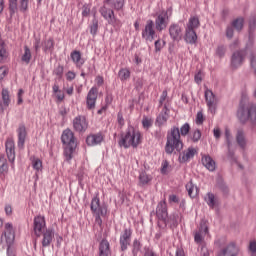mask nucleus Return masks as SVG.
<instances>
[{
	"instance_id": "f257e3e1",
	"label": "nucleus",
	"mask_w": 256,
	"mask_h": 256,
	"mask_svg": "<svg viewBox=\"0 0 256 256\" xmlns=\"http://www.w3.org/2000/svg\"><path fill=\"white\" fill-rule=\"evenodd\" d=\"M189 131H191L189 123H185L180 129L177 126H173L167 131V141L165 145V152L167 155H172L175 150L178 151V153L183 151V141L181 140V136L187 137V135H189Z\"/></svg>"
},
{
	"instance_id": "f03ea898",
	"label": "nucleus",
	"mask_w": 256,
	"mask_h": 256,
	"mask_svg": "<svg viewBox=\"0 0 256 256\" xmlns=\"http://www.w3.org/2000/svg\"><path fill=\"white\" fill-rule=\"evenodd\" d=\"M103 3L99 13L109 25L114 27L115 31H119L123 27V22L115 16V11H124L125 0H104Z\"/></svg>"
},
{
	"instance_id": "7ed1b4c3",
	"label": "nucleus",
	"mask_w": 256,
	"mask_h": 256,
	"mask_svg": "<svg viewBox=\"0 0 256 256\" xmlns=\"http://www.w3.org/2000/svg\"><path fill=\"white\" fill-rule=\"evenodd\" d=\"M45 223V217L38 215L34 217V222H33V232L35 235L34 239V249H37V239L41 237L42 235V247H50L51 243H53V239L55 238V230L53 228H48Z\"/></svg>"
},
{
	"instance_id": "20e7f679",
	"label": "nucleus",
	"mask_w": 256,
	"mask_h": 256,
	"mask_svg": "<svg viewBox=\"0 0 256 256\" xmlns=\"http://www.w3.org/2000/svg\"><path fill=\"white\" fill-rule=\"evenodd\" d=\"M141 143V132L136 130L135 127H128L125 135H121L120 140L118 141L119 147H124V149H129V147H139Z\"/></svg>"
},
{
	"instance_id": "39448f33",
	"label": "nucleus",
	"mask_w": 256,
	"mask_h": 256,
	"mask_svg": "<svg viewBox=\"0 0 256 256\" xmlns=\"http://www.w3.org/2000/svg\"><path fill=\"white\" fill-rule=\"evenodd\" d=\"M61 141L64 147V156L66 161H71L73 159V153L77 149V138H75V133L71 129H66L62 132Z\"/></svg>"
},
{
	"instance_id": "423d86ee",
	"label": "nucleus",
	"mask_w": 256,
	"mask_h": 256,
	"mask_svg": "<svg viewBox=\"0 0 256 256\" xmlns=\"http://www.w3.org/2000/svg\"><path fill=\"white\" fill-rule=\"evenodd\" d=\"M238 119L243 123L250 119L252 123H256V105H251L250 107H243L240 105L238 109Z\"/></svg>"
},
{
	"instance_id": "0eeeda50",
	"label": "nucleus",
	"mask_w": 256,
	"mask_h": 256,
	"mask_svg": "<svg viewBox=\"0 0 256 256\" xmlns=\"http://www.w3.org/2000/svg\"><path fill=\"white\" fill-rule=\"evenodd\" d=\"M131 237H133V229L129 227H124V230L120 234V251L125 252L129 249V245H131Z\"/></svg>"
},
{
	"instance_id": "6e6552de",
	"label": "nucleus",
	"mask_w": 256,
	"mask_h": 256,
	"mask_svg": "<svg viewBox=\"0 0 256 256\" xmlns=\"http://www.w3.org/2000/svg\"><path fill=\"white\" fill-rule=\"evenodd\" d=\"M155 22L153 20H147L144 29L142 30V39L145 41H152L157 37V32L155 31Z\"/></svg>"
},
{
	"instance_id": "1a4fd4ad",
	"label": "nucleus",
	"mask_w": 256,
	"mask_h": 256,
	"mask_svg": "<svg viewBox=\"0 0 256 256\" xmlns=\"http://www.w3.org/2000/svg\"><path fill=\"white\" fill-rule=\"evenodd\" d=\"M205 235H209V227L205 222L200 223L198 230L194 232V242L196 245H205Z\"/></svg>"
},
{
	"instance_id": "9d476101",
	"label": "nucleus",
	"mask_w": 256,
	"mask_h": 256,
	"mask_svg": "<svg viewBox=\"0 0 256 256\" xmlns=\"http://www.w3.org/2000/svg\"><path fill=\"white\" fill-rule=\"evenodd\" d=\"M73 129L76 133H85L89 129V122L84 115H78L73 119Z\"/></svg>"
},
{
	"instance_id": "9b49d317",
	"label": "nucleus",
	"mask_w": 256,
	"mask_h": 256,
	"mask_svg": "<svg viewBox=\"0 0 256 256\" xmlns=\"http://www.w3.org/2000/svg\"><path fill=\"white\" fill-rule=\"evenodd\" d=\"M90 209L93 215H102V217L107 215V206L101 205V200L97 196L92 198Z\"/></svg>"
},
{
	"instance_id": "f8f14e48",
	"label": "nucleus",
	"mask_w": 256,
	"mask_h": 256,
	"mask_svg": "<svg viewBox=\"0 0 256 256\" xmlns=\"http://www.w3.org/2000/svg\"><path fill=\"white\" fill-rule=\"evenodd\" d=\"M154 25L156 31H159V33L167 29V25H169V14L166 11H162L157 15Z\"/></svg>"
},
{
	"instance_id": "ddd939ff",
	"label": "nucleus",
	"mask_w": 256,
	"mask_h": 256,
	"mask_svg": "<svg viewBox=\"0 0 256 256\" xmlns=\"http://www.w3.org/2000/svg\"><path fill=\"white\" fill-rule=\"evenodd\" d=\"M168 31H169L170 39H172V41H176L177 43H179V41L183 39V27H181L179 24L172 23L169 26Z\"/></svg>"
},
{
	"instance_id": "4468645a",
	"label": "nucleus",
	"mask_w": 256,
	"mask_h": 256,
	"mask_svg": "<svg viewBox=\"0 0 256 256\" xmlns=\"http://www.w3.org/2000/svg\"><path fill=\"white\" fill-rule=\"evenodd\" d=\"M11 105V93L9 88H3L1 91V100H0V115L5 113V109Z\"/></svg>"
},
{
	"instance_id": "2eb2a0df",
	"label": "nucleus",
	"mask_w": 256,
	"mask_h": 256,
	"mask_svg": "<svg viewBox=\"0 0 256 256\" xmlns=\"http://www.w3.org/2000/svg\"><path fill=\"white\" fill-rule=\"evenodd\" d=\"M99 95V89L97 87H92L86 97L87 109H95V104L97 103V97Z\"/></svg>"
},
{
	"instance_id": "dca6fc26",
	"label": "nucleus",
	"mask_w": 256,
	"mask_h": 256,
	"mask_svg": "<svg viewBox=\"0 0 256 256\" xmlns=\"http://www.w3.org/2000/svg\"><path fill=\"white\" fill-rule=\"evenodd\" d=\"M105 139L103 132H98L96 134H90L86 137V145L88 147H95V145H101Z\"/></svg>"
},
{
	"instance_id": "f3484780",
	"label": "nucleus",
	"mask_w": 256,
	"mask_h": 256,
	"mask_svg": "<svg viewBox=\"0 0 256 256\" xmlns=\"http://www.w3.org/2000/svg\"><path fill=\"white\" fill-rule=\"evenodd\" d=\"M167 202L165 200L158 203L156 208V217H158L159 221H162V223H167Z\"/></svg>"
},
{
	"instance_id": "a211bd4d",
	"label": "nucleus",
	"mask_w": 256,
	"mask_h": 256,
	"mask_svg": "<svg viewBox=\"0 0 256 256\" xmlns=\"http://www.w3.org/2000/svg\"><path fill=\"white\" fill-rule=\"evenodd\" d=\"M244 22L245 21H244L243 17H238V19H235L234 21H232L231 27L227 28L226 36L228 38L233 37V35H234L233 27H234V29H236V31H242V29L244 27Z\"/></svg>"
},
{
	"instance_id": "6ab92c4d",
	"label": "nucleus",
	"mask_w": 256,
	"mask_h": 256,
	"mask_svg": "<svg viewBox=\"0 0 256 256\" xmlns=\"http://www.w3.org/2000/svg\"><path fill=\"white\" fill-rule=\"evenodd\" d=\"M169 111L167 104H165L162 111L156 118V125H158V127H163V125L167 124V121H169Z\"/></svg>"
},
{
	"instance_id": "aec40b11",
	"label": "nucleus",
	"mask_w": 256,
	"mask_h": 256,
	"mask_svg": "<svg viewBox=\"0 0 256 256\" xmlns=\"http://www.w3.org/2000/svg\"><path fill=\"white\" fill-rule=\"evenodd\" d=\"M246 55L247 51H236V53L232 55V67H241L245 61Z\"/></svg>"
},
{
	"instance_id": "412c9836",
	"label": "nucleus",
	"mask_w": 256,
	"mask_h": 256,
	"mask_svg": "<svg viewBox=\"0 0 256 256\" xmlns=\"http://www.w3.org/2000/svg\"><path fill=\"white\" fill-rule=\"evenodd\" d=\"M4 237H6L7 245H13L15 242V230L13 229L12 223L8 222L5 224Z\"/></svg>"
},
{
	"instance_id": "4be33fe9",
	"label": "nucleus",
	"mask_w": 256,
	"mask_h": 256,
	"mask_svg": "<svg viewBox=\"0 0 256 256\" xmlns=\"http://www.w3.org/2000/svg\"><path fill=\"white\" fill-rule=\"evenodd\" d=\"M18 148L23 149L25 147V140L27 139V127L25 124H20L18 129Z\"/></svg>"
},
{
	"instance_id": "5701e85b",
	"label": "nucleus",
	"mask_w": 256,
	"mask_h": 256,
	"mask_svg": "<svg viewBox=\"0 0 256 256\" xmlns=\"http://www.w3.org/2000/svg\"><path fill=\"white\" fill-rule=\"evenodd\" d=\"M6 155L10 163L15 161V141L13 139H7L5 143Z\"/></svg>"
},
{
	"instance_id": "b1692460",
	"label": "nucleus",
	"mask_w": 256,
	"mask_h": 256,
	"mask_svg": "<svg viewBox=\"0 0 256 256\" xmlns=\"http://www.w3.org/2000/svg\"><path fill=\"white\" fill-rule=\"evenodd\" d=\"M226 141L228 143V158L230 159V161H234V163L238 165L237 159L234 156V151H233L234 149L233 137L228 129H226Z\"/></svg>"
},
{
	"instance_id": "393cba45",
	"label": "nucleus",
	"mask_w": 256,
	"mask_h": 256,
	"mask_svg": "<svg viewBox=\"0 0 256 256\" xmlns=\"http://www.w3.org/2000/svg\"><path fill=\"white\" fill-rule=\"evenodd\" d=\"M197 155V149L189 147L186 151L180 154L179 161L180 163H187L190 159H193Z\"/></svg>"
},
{
	"instance_id": "a878e982",
	"label": "nucleus",
	"mask_w": 256,
	"mask_h": 256,
	"mask_svg": "<svg viewBox=\"0 0 256 256\" xmlns=\"http://www.w3.org/2000/svg\"><path fill=\"white\" fill-rule=\"evenodd\" d=\"M70 57L73 63L76 65L77 69H81L85 65V59L81 57V51L74 50L71 52Z\"/></svg>"
},
{
	"instance_id": "bb28decb",
	"label": "nucleus",
	"mask_w": 256,
	"mask_h": 256,
	"mask_svg": "<svg viewBox=\"0 0 256 256\" xmlns=\"http://www.w3.org/2000/svg\"><path fill=\"white\" fill-rule=\"evenodd\" d=\"M184 41L190 45H195V43H197V32L191 28H186Z\"/></svg>"
},
{
	"instance_id": "cd10ccee",
	"label": "nucleus",
	"mask_w": 256,
	"mask_h": 256,
	"mask_svg": "<svg viewBox=\"0 0 256 256\" xmlns=\"http://www.w3.org/2000/svg\"><path fill=\"white\" fill-rule=\"evenodd\" d=\"M111 245L107 239H103L99 244V256H110Z\"/></svg>"
},
{
	"instance_id": "c85d7f7f",
	"label": "nucleus",
	"mask_w": 256,
	"mask_h": 256,
	"mask_svg": "<svg viewBox=\"0 0 256 256\" xmlns=\"http://www.w3.org/2000/svg\"><path fill=\"white\" fill-rule=\"evenodd\" d=\"M210 209H215L216 205H219V199L215 197V194L208 192L204 198Z\"/></svg>"
},
{
	"instance_id": "c756f323",
	"label": "nucleus",
	"mask_w": 256,
	"mask_h": 256,
	"mask_svg": "<svg viewBox=\"0 0 256 256\" xmlns=\"http://www.w3.org/2000/svg\"><path fill=\"white\" fill-rule=\"evenodd\" d=\"M202 165H204L206 167V169H208V171H215V160H213V158H211V156L209 155H204L202 156Z\"/></svg>"
},
{
	"instance_id": "7c9ffc66",
	"label": "nucleus",
	"mask_w": 256,
	"mask_h": 256,
	"mask_svg": "<svg viewBox=\"0 0 256 256\" xmlns=\"http://www.w3.org/2000/svg\"><path fill=\"white\" fill-rule=\"evenodd\" d=\"M214 247L217 251V256H225V239L219 238L215 240Z\"/></svg>"
},
{
	"instance_id": "2f4dec72",
	"label": "nucleus",
	"mask_w": 256,
	"mask_h": 256,
	"mask_svg": "<svg viewBox=\"0 0 256 256\" xmlns=\"http://www.w3.org/2000/svg\"><path fill=\"white\" fill-rule=\"evenodd\" d=\"M204 95H205V100L209 109H211L212 107H215L216 99H215V94H213V91L209 90V88H206Z\"/></svg>"
},
{
	"instance_id": "473e14b6",
	"label": "nucleus",
	"mask_w": 256,
	"mask_h": 256,
	"mask_svg": "<svg viewBox=\"0 0 256 256\" xmlns=\"http://www.w3.org/2000/svg\"><path fill=\"white\" fill-rule=\"evenodd\" d=\"M240 247L235 242L228 243L226 246V256L239 255Z\"/></svg>"
},
{
	"instance_id": "72a5a7b5",
	"label": "nucleus",
	"mask_w": 256,
	"mask_h": 256,
	"mask_svg": "<svg viewBox=\"0 0 256 256\" xmlns=\"http://www.w3.org/2000/svg\"><path fill=\"white\" fill-rule=\"evenodd\" d=\"M186 191L188 192V195L189 197H191V199H195V197H197L199 189L195 186V184H193V180H190L186 184Z\"/></svg>"
},
{
	"instance_id": "f704fd0d",
	"label": "nucleus",
	"mask_w": 256,
	"mask_h": 256,
	"mask_svg": "<svg viewBox=\"0 0 256 256\" xmlns=\"http://www.w3.org/2000/svg\"><path fill=\"white\" fill-rule=\"evenodd\" d=\"M236 141L242 149H244L247 145V139L245 137V133L242 129H238L236 133Z\"/></svg>"
},
{
	"instance_id": "c9c22d12",
	"label": "nucleus",
	"mask_w": 256,
	"mask_h": 256,
	"mask_svg": "<svg viewBox=\"0 0 256 256\" xmlns=\"http://www.w3.org/2000/svg\"><path fill=\"white\" fill-rule=\"evenodd\" d=\"M165 225H170L171 229H175L179 225V214L173 213L169 218H166Z\"/></svg>"
},
{
	"instance_id": "e433bc0d",
	"label": "nucleus",
	"mask_w": 256,
	"mask_h": 256,
	"mask_svg": "<svg viewBox=\"0 0 256 256\" xmlns=\"http://www.w3.org/2000/svg\"><path fill=\"white\" fill-rule=\"evenodd\" d=\"M9 173V164H7V159L0 156V177H5Z\"/></svg>"
},
{
	"instance_id": "4c0bfd02",
	"label": "nucleus",
	"mask_w": 256,
	"mask_h": 256,
	"mask_svg": "<svg viewBox=\"0 0 256 256\" xmlns=\"http://www.w3.org/2000/svg\"><path fill=\"white\" fill-rule=\"evenodd\" d=\"M152 179L153 178L151 176H149L147 172L142 171L139 174V185H140V187H143L145 185H149V183H151Z\"/></svg>"
},
{
	"instance_id": "58836bf2",
	"label": "nucleus",
	"mask_w": 256,
	"mask_h": 256,
	"mask_svg": "<svg viewBox=\"0 0 256 256\" xmlns=\"http://www.w3.org/2000/svg\"><path fill=\"white\" fill-rule=\"evenodd\" d=\"M200 25L199 17L193 16L189 19L186 29H192L195 31V29H198Z\"/></svg>"
},
{
	"instance_id": "ea45409f",
	"label": "nucleus",
	"mask_w": 256,
	"mask_h": 256,
	"mask_svg": "<svg viewBox=\"0 0 256 256\" xmlns=\"http://www.w3.org/2000/svg\"><path fill=\"white\" fill-rule=\"evenodd\" d=\"M118 77L121 81H127L131 78V71L128 68H122L118 72Z\"/></svg>"
},
{
	"instance_id": "a19ab883",
	"label": "nucleus",
	"mask_w": 256,
	"mask_h": 256,
	"mask_svg": "<svg viewBox=\"0 0 256 256\" xmlns=\"http://www.w3.org/2000/svg\"><path fill=\"white\" fill-rule=\"evenodd\" d=\"M31 57V49H29L28 46H24V54L21 57V61L26 63V65H29V63H31Z\"/></svg>"
},
{
	"instance_id": "79ce46f5",
	"label": "nucleus",
	"mask_w": 256,
	"mask_h": 256,
	"mask_svg": "<svg viewBox=\"0 0 256 256\" xmlns=\"http://www.w3.org/2000/svg\"><path fill=\"white\" fill-rule=\"evenodd\" d=\"M143 247V244H141V241L138 239H134L132 243V255L137 256L139 255V252L141 251V248Z\"/></svg>"
},
{
	"instance_id": "37998d69",
	"label": "nucleus",
	"mask_w": 256,
	"mask_h": 256,
	"mask_svg": "<svg viewBox=\"0 0 256 256\" xmlns=\"http://www.w3.org/2000/svg\"><path fill=\"white\" fill-rule=\"evenodd\" d=\"M89 27L91 35L95 37V35H97V31H99V20L97 19V17H94L92 19V23Z\"/></svg>"
},
{
	"instance_id": "c03bdc74",
	"label": "nucleus",
	"mask_w": 256,
	"mask_h": 256,
	"mask_svg": "<svg viewBox=\"0 0 256 256\" xmlns=\"http://www.w3.org/2000/svg\"><path fill=\"white\" fill-rule=\"evenodd\" d=\"M54 47L55 41L53 40V38H50L44 43V52L47 53V51H50V53H53Z\"/></svg>"
},
{
	"instance_id": "a18cd8bd",
	"label": "nucleus",
	"mask_w": 256,
	"mask_h": 256,
	"mask_svg": "<svg viewBox=\"0 0 256 256\" xmlns=\"http://www.w3.org/2000/svg\"><path fill=\"white\" fill-rule=\"evenodd\" d=\"M64 71H65V68L63 67V65L59 64L53 70V75H56V77H58V79H62Z\"/></svg>"
},
{
	"instance_id": "49530a36",
	"label": "nucleus",
	"mask_w": 256,
	"mask_h": 256,
	"mask_svg": "<svg viewBox=\"0 0 256 256\" xmlns=\"http://www.w3.org/2000/svg\"><path fill=\"white\" fill-rule=\"evenodd\" d=\"M9 11L10 16L13 17L17 12V0H9Z\"/></svg>"
},
{
	"instance_id": "de8ad7c7",
	"label": "nucleus",
	"mask_w": 256,
	"mask_h": 256,
	"mask_svg": "<svg viewBox=\"0 0 256 256\" xmlns=\"http://www.w3.org/2000/svg\"><path fill=\"white\" fill-rule=\"evenodd\" d=\"M32 167L36 171H41V169H43V162L41 161V159L36 158L32 161Z\"/></svg>"
},
{
	"instance_id": "09e8293b",
	"label": "nucleus",
	"mask_w": 256,
	"mask_h": 256,
	"mask_svg": "<svg viewBox=\"0 0 256 256\" xmlns=\"http://www.w3.org/2000/svg\"><path fill=\"white\" fill-rule=\"evenodd\" d=\"M0 62L7 59V49L5 48V42L0 43Z\"/></svg>"
},
{
	"instance_id": "8fccbe9b",
	"label": "nucleus",
	"mask_w": 256,
	"mask_h": 256,
	"mask_svg": "<svg viewBox=\"0 0 256 256\" xmlns=\"http://www.w3.org/2000/svg\"><path fill=\"white\" fill-rule=\"evenodd\" d=\"M256 29V18L253 17L252 19H250V23H249V37L250 39L252 38V33L255 31Z\"/></svg>"
},
{
	"instance_id": "3c124183",
	"label": "nucleus",
	"mask_w": 256,
	"mask_h": 256,
	"mask_svg": "<svg viewBox=\"0 0 256 256\" xmlns=\"http://www.w3.org/2000/svg\"><path fill=\"white\" fill-rule=\"evenodd\" d=\"M192 141L193 143H198V141L201 139V130L196 129L192 134Z\"/></svg>"
},
{
	"instance_id": "603ef678",
	"label": "nucleus",
	"mask_w": 256,
	"mask_h": 256,
	"mask_svg": "<svg viewBox=\"0 0 256 256\" xmlns=\"http://www.w3.org/2000/svg\"><path fill=\"white\" fill-rule=\"evenodd\" d=\"M91 13V7L88 4H84L82 7V17H89Z\"/></svg>"
},
{
	"instance_id": "864d4df0",
	"label": "nucleus",
	"mask_w": 256,
	"mask_h": 256,
	"mask_svg": "<svg viewBox=\"0 0 256 256\" xmlns=\"http://www.w3.org/2000/svg\"><path fill=\"white\" fill-rule=\"evenodd\" d=\"M249 251L251 252V256H256V240L250 241Z\"/></svg>"
},
{
	"instance_id": "5fc2aeb1",
	"label": "nucleus",
	"mask_w": 256,
	"mask_h": 256,
	"mask_svg": "<svg viewBox=\"0 0 256 256\" xmlns=\"http://www.w3.org/2000/svg\"><path fill=\"white\" fill-rule=\"evenodd\" d=\"M134 87L136 91H141V89H143V78H137Z\"/></svg>"
},
{
	"instance_id": "6e6d98bb",
	"label": "nucleus",
	"mask_w": 256,
	"mask_h": 256,
	"mask_svg": "<svg viewBox=\"0 0 256 256\" xmlns=\"http://www.w3.org/2000/svg\"><path fill=\"white\" fill-rule=\"evenodd\" d=\"M156 53H159L165 47V41L161 44V40H156L154 43Z\"/></svg>"
},
{
	"instance_id": "4d7b16f0",
	"label": "nucleus",
	"mask_w": 256,
	"mask_h": 256,
	"mask_svg": "<svg viewBox=\"0 0 256 256\" xmlns=\"http://www.w3.org/2000/svg\"><path fill=\"white\" fill-rule=\"evenodd\" d=\"M216 55L220 58L225 57V46H218V48L216 49Z\"/></svg>"
},
{
	"instance_id": "13d9d810",
	"label": "nucleus",
	"mask_w": 256,
	"mask_h": 256,
	"mask_svg": "<svg viewBox=\"0 0 256 256\" xmlns=\"http://www.w3.org/2000/svg\"><path fill=\"white\" fill-rule=\"evenodd\" d=\"M143 256H159L154 251L153 248L145 247Z\"/></svg>"
},
{
	"instance_id": "bf43d9fd",
	"label": "nucleus",
	"mask_w": 256,
	"mask_h": 256,
	"mask_svg": "<svg viewBox=\"0 0 256 256\" xmlns=\"http://www.w3.org/2000/svg\"><path fill=\"white\" fill-rule=\"evenodd\" d=\"M204 121H205V119L203 118V112L199 111L196 115V124L203 125Z\"/></svg>"
},
{
	"instance_id": "052dcab7",
	"label": "nucleus",
	"mask_w": 256,
	"mask_h": 256,
	"mask_svg": "<svg viewBox=\"0 0 256 256\" xmlns=\"http://www.w3.org/2000/svg\"><path fill=\"white\" fill-rule=\"evenodd\" d=\"M142 125L144 129H149L153 125V122L149 118H143Z\"/></svg>"
},
{
	"instance_id": "680f3d73",
	"label": "nucleus",
	"mask_w": 256,
	"mask_h": 256,
	"mask_svg": "<svg viewBox=\"0 0 256 256\" xmlns=\"http://www.w3.org/2000/svg\"><path fill=\"white\" fill-rule=\"evenodd\" d=\"M29 7V0H20V10L25 12Z\"/></svg>"
},
{
	"instance_id": "e2e57ef3",
	"label": "nucleus",
	"mask_w": 256,
	"mask_h": 256,
	"mask_svg": "<svg viewBox=\"0 0 256 256\" xmlns=\"http://www.w3.org/2000/svg\"><path fill=\"white\" fill-rule=\"evenodd\" d=\"M105 103H106V107L107 105H111L113 103V93H106V98H105Z\"/></svg>"
},
{
	"instance_id": "0e129e2a",
	"label": "nucleus",
	"mask_w": 256,
	"mask_h": 256,
	"mask_svg": "<svg viewBox=\"0 0 256 256\" xmlns=\"http://www.w3.org/2000/svg\"><path fill=\"white\" fill-rule=\"evenodd\" d=\"M166 99H167V90H164L160 96L159 107H163V103H165Z\"/></svg>"
},
{
	"instance_id": "69168bd1",
	"label": "nucleus",
	"mask_w": 256,
	"mask_h": 256,
	"mask_svg": "<svg viewBox=\"0 0 256 256\" xmlns=\"http://www.w3.org/2000/svg\"><path fill=\"white\" fill-rule=\"evenodd\" d=\"M23 93H25V91H23V89H19L18 90V100H17V105H21L23 103Z\"/></svg>"
},
{
	"instance_id": "338daca9",
	"label": "nucleus",
	"mask_w": 256,
	"mask_h": 256,
	"mask_svg": "<svg viewBox=\"0 0 256 256\" xmlns=\"http://www.w3.org/2000/svg\"><path fill=\"white\" fill-rule=\"evenodd\" d=\"M251 68L256 73V55L252 54L250 57Z\"/></svg>"
},
{
	"instance_id": "774afa93",
	"label": "nucleus",
	"mask_w": 256,
	"mask_h": 256,
	"mask_svg": "<svg viewBox=\"0 0 256 256\" xmlns=\"http://www.w3.org/2000/svg\"><path fill=\"white\" fill-rule=\"evenodd\" d=\"M201 256H209V249H207V246L204 244L201 246Z\"/></svg>"
}]
</instances>
